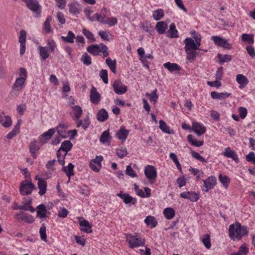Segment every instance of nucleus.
I'll list each match as a JSON object with an SVG mask.
<instances>
[{
    "label": "nucleus",
    "instance_id": "423d86ee",
    "mask_svg": "<svg viewBox=\"0 0 255 255\" xmlns=\"http://www.w3.org/2000/svg\"><path fill=\"white\" fill-rule=\"evenodd\" d=\"M72 146L71 142L69 140L64 141L57 151V157L60 158L63 157L64 159L67 155V152L69 151Z\"/></svg>",
    "mask_w": 255,
    "mask_h": 255
},
{
    "label": "nucleus",
    "instance_id": "4468645a",
    "mask_svg": "<svg viewBox=\"0 0 255 255\" xmlns=\"http://www.w3.org/2000/svg\"><path fill=\"white\" fill-rule=\"evenodd\" d=\"M192 129L198 136L204 134L206 131V128L202 124L197 122H193Z\"/></svg>",
    "mask_w": 255,
    "mask_h": 255
},
{
    "label": "nucleus",
    "instance_id": "a211bd4d",
    "mask_svg": "<svg viewBox=\"0 0 255 255\" xmlns=\"http://www.w3.org/2000/svg\"><path fill=\"white\" fill-rule=\"evenodd\" d=\"M180 196L183 198L188 199L192 202H196L199 198V196L198 194L192 192H182L180 194Z\"/></svg>",
    "mask_w": 255,
    "mask_h": 255
},
{
    "label": "nucleus",
    "instance_id": "20e7f679",
    "mask_svg": "<svg viewBox=\"0 0 255 255\" xmlns=\"http://www.w3.org/2000/svg\"><path fill=\"white\" fill-rule=\"evenodd\" d=\"M126 239L129 244V247L131 249L144 245V239L140 238L137 235L126 234Z\"/></svg>",
    "mask_w": 255,
    "mask_h": 255
},
{
    "label": "nucleus",
    "instance_id": "4d7b16f0",
    "mask_svg": "<svg viewBox=\"0 0 255 255\" xmlns=\"http://www.w3.org/2000/svg\"><path fill=\"white\" fill-rule=\"evenodd\" d=\"M118 22V20L116 17H111L106 19L105 24H108L109 25L112 26L116 25Z\"/></svg>",
    "mask_w": 255,
    "mask_h": 255
},
{
    "label": "nucleus",
    "instance_id": "de8ad7c7",
    "mask_svg": "<svg viewBox=\"0 0 255 255\" xmlns=\"http://www.w3.org/2000/svg\"><path fill=\"white\" fill-rule=\"evenodd\" d=\"M159 128L164 132L170 134L173 131H170L169 127L167 126L166 123L162 120H160L159 122Z\"/></svg>",
    "mask_w": 255,
    "mask_h": 255
},
{
    "label": "nucleus",
    "instance_id": "f8f14e48",
    "mask_svg": "<svg viewBox=\"0 0 255 255\" xmlns=\"http://www.w3.org/2000/svg\"><path fill=\"white\" fill-rule=\"evenodd\" d=\"M206 189L204 190L205 192H208L209 190L213 189L216 184V179L215 177L211 176L205 180H203Z\"/></svg>",
    "mask_w": 255,
    "mask_h": 255
},
{
    "label": "nucleus",
    "instance_id": "f704fd0d",
    "mask_svg": "<svg viewBox=\"0 0 255 255\" xmlns=\"http://www.w3.org/2000/svg\"><path fill=\"white\" fill-rule=\"evenodd\" d=\"M164 67L170 72H173L180 70L179 66L176 63L166 62L163 64Z\"/></svg>",
    "mask_w": 255,
    "mask_h": 255
},
{
    "label": "nucleus",
    "instance_id": "ddd939ff",
    "mask_svg": "<svg viewBox=\"0 0 255 255\" xmlns=\"http://www.w3.org/2000/svg\"><path fill=\"white\" fill-rule=\"evenodd\" d=\"M129 130L126 129L124 126L121 127L120 129L118 130L116 134V137L119 140H122V142L125 141L128 134Z\"/></svg>",
    "mask_w": 255,
    "mask_h": 255
},
{
    "label": "nucleus",
    "instance_id": "5fc2aeb1",
    "mask_svg": "<svg viewBox=\"0 0 255 255\" xmlns=\"http://www.w3.org/2000/svg\"><path fill=\"white\" fill-rule=\"evenodd\" d=\"M81 61L86 65H90L92 63L91 58L86 53L82 56Z\"/></svg>",
    "mask_w": 255,
    "mask_h": 255
},
{
    "label": "nucleus",
    "instance_id": "b1692460",
    "mask_svg": "<svg viewBox=\"0 0 255 255\" xmlns=\"http://www.w3.org/2000/svg\"><path fill=\"white\" fill-rule=\"evenodd\" d=\"M166 36L169 38H177L178 37V31L176 29V26L174 23L170 24L169 29L166 33Z\"/></svg>",
    "mask_w": 255,
    "mask_h": 255
},
{
    "label": "nucleus",
    "instance_id": "cd10ccee",
    "mask_svg": "<svg viewBox=\"0 0 255 255\" xmlns=\"http://www.w3.org/2000/svg\"><path fill=\"white\" fill-rule=\"evenodd\" d=\"M109 115L108 112L105 109H102L97 114V119L101 122H105L108 118Z\"/></svg>",
    "mask_w": 255,
    "mask_h": 255
},
{
    "label": "nucleus",
    "instance_id": "aec40b11",
    "mask_svg": "<svg viewBox=\"0 0 255 255\" xmlns=\"http://www.w3.org/2000/svg\"><path fill=\"white\" fill-rule=\"evenodd\" d=\"M79 225L82 231L88 234L92 232V226L90 224L88 221L84 219L80 222Z\"/></svg>",
    "mask_w": 255,
    "mask_h": 255
},
{
    "label": "nucleus",
    "instance_id": "412c9836",
    "mask_svg": "<svg viewBox=\"0 0 255 255\" xmlns=\"http://www.w3.org/2000/svg\"><path fill=\"white\" fill-rule=\"evenodd\" d=\"M72 113L74 115L73 119L74 121H77L80 119L83 113V110L79 106H75L71 107Z\"/></svg>",
    "mask_w": 255,
    "mask_h": 255
},
{
    "label": "nucleus",
    "instance_id": "72a5a7b5",
    "mask_svg": "<svg viewBox=\"0 0 255 255\" xmlns=\"http://www.w3.org/2000/svg\"><path fill=\"white\" fill-rule=\"evenodd\" d=\"M157 91V90L155 89L151 93H146V96L149 98L150 101L152 102L154 105L156 103L158 99V96L156 93Z\"/></svg>",
    "mask_w": 255,
    "mask_h": 255
},
{
    "label": "nucleus",
    "instance_id": "dca6fc26",
    "mask_svg": "<svg viewBox=\"0 0 255 255\" xmlns=\"http://www.w3.org/2000/svg\"><path fill=\"white\" fill-rule=\"evenodd\" d=\"M117 196L123 200L124 203L126 204L131 203L134 205L135 204L136 200L128 194H125L123 191H121Z\"/></svg>",
    "mask_w": 255,
    "mask_h": 255
},
{
    "label": "nucleus",
    "instance_id": "a18cd8bd",
    "mask_svg": "<svg viewBox=\"0 0 255 255\" xmlns=\"http://www.w3.org/2000/svg\"><path fill=\"white\" fill-rule=\"evenodd\" d=\"M242 40L244 42H246L249 44L254 43V35L252 34H243L242 35Z\"/></svg>",
    "mask_w": 255,
    "mask_h": 255
},
{
    "label": "nucleus",
    "instance_id": "680f3d73",
    "mask_svg": "<svg viewBox=\"0 0 255 255\" xmlns=\"http://www.w3.org/2000/svg\"><path fill=\"white\" fill-rule=\"evenodd\" d=\"M98 34L103 40L109 41V36L111 35L109 32L108 33L107 31H99Z\"/></svg>",
    "mask_w": 255,
    "mask_h": 255
},
{
    "label": "nucleus",
    "instance_id": "79ce46f5",
    "mask_svg": "<svg viewBox=\"0 0 255 255\" xmlns=\"http://www.w3.org/2000/svg\"><path fill=\"white\" fill-rule=\"evenodd\" d=\"M51 21V17L48 16L47 17L43 24V28L45 31L47 33H50L52 31L51 27L50 22Z\"/></svg>",
    "mask_w": 255,
    "mask_h": 255
},
{
    "label": "nucleus",
    "instance_id": "13d9d810",
    "mask_svg": "<svg viewBox=\"0 0 255 255\" xmlns=\"http://www.w3.org/2000/svg\"><path fill=\"white\" fill-rule=\"evenodd\" d=\"M127 150L125 148L117 149L116 154L120 158H123L127 154Z\"/></svg>",
    "mask_w": 255,
    "mask_h": 255
},
{
    "label": "nucleus",
    "instance_id": "58836bf2",
    "mask_svg": "<svg viewBox=\"0 0 255 255\" xmlns=\"http://www.w3.org/2000/svg\"><path fill=\"white\" fill-rule=\"evenodd\" d=\"M101 160H91L90 163V168L94 171L98 172L101 168Z\"/></svg>",
    "mask_w": 255,
    "mask_h": 255
},
{
    "label": "nucleus",
    "instance_id": "5701e85b",
    "mask_svg": "<svg viewBox=\"0 0 255 255\" xmlns=\"http://www.w3.org/2000/svg\"><path fill=\"white\" fill-rule=\"evenodd\" d=\"M40 149L37 145L36 140H33L30 143L29 151L33 158H36V153Z\"/></svg>",
    "mask_w": 255,
    "mask_h": 255
},
{
    "label": "nucleus",
    "instance_id": "3c124183",
    "mask_svg": "<svg viewBox=\"0 0 255 255\" xmlns=\"http://www.w3.org/2000/svg\"><path fill=\"white\" fill-rule=\"evenodd\" d=\"M202 242L207 249H209L211 248L210 236L209 234H205L204 236Z\"/></svg>",
    "mask_w": 255,
    "mask_h": 255
},
{
    "label": "nucleus",
    "instance_id": "9b49d317",
    "mask_svg": "<svg viewBox=\"0 0 255 255\" xmlns=\"http://www.w3.org/2000/svg\"><path fill=\"white\" fill-rule=\"evenodd\" d=\"M90 99L91 103L98 104L101 101V95L97 92L95 87H92L90 94Z\"/></svg>",
    "mask_w": 255,
    "mask_h": 255
},
{
    "label": "nucleus",
    "instance_id": "e2e57ef3",
    "mask_svg": "<svg viewBox=\"0 0 255 255\" xmlns=\"http://www.w3.org/2000/svg\"><path fill=\"white\" fill-rule=\"evenodd\" d=\"M126 173L127 175L132 177H134L136 176V174L135 173V171L133 170V169L130 165H128L127 166Z\"/></svg>",
    "mask_w": 255,
    "mask_h": 255
},
{
    "label": "nucleus",
    "instance_id": "69168bd1",
    "mask_svg": "<svg viewBox=\"0 0 255 255\" xmlns=\"http://www.w3.org/2000/svg\"><path fill=\"white\" fill-rule=\"evenodd\" d=\"M242 255H246L249 252V249L246 245H242L239 248V251Z\"/></svg>",
    "mask_w": 255,
    "mask_h": 255
},
{
    "label": "nucleus",
    "instance_id": "c85d7f7f",
    "mask_svg": "<svg viewBox=\"0 0 255 255\" xmlns=\"http://www.w3.org/2000/svg\"><path fill=\"white\" fill-rule=\"evenodd\" d=\"M38 186L39 189V194L40 195H44L46 191L47 183L43 179H39L38 181Z\"/></svg>",
    "mask_w": 255,
    "mask_h": 255
},
{
    "label": "nucleus",
    "instance_id": "f257e3e1",
    "mask_svg": "<svg viewBox=\"0 0 255 255\" xmlns=\"http://www.w3.org/2000/svg\"><path fill=\"white\" fill-rule=\"evenodd\" d=\"M193 38H187L184 40V49L187 54V59L190 62H193L196 59L198 54L197 50H200L199 47L201 45V37L200 35L193 36Z\"/></svg>",
    "mask_w": 255,
    "mask_h": 255
},
{
    "label": "nucleus",
    "instance_id": "338daca9",
    "mask_svg": "<svg viewBox=\"0 0 255 255\" xmlns=\"http://www.w3.org/2000/svg\"><path fill=\"white\" fill-rule=\"evenodd\" d=\"M177 183L180 188L185 186L186 184V179L184 177H179L176 180Z\"/></svg>",
    "mask_w": 255,
    "mask_h": 255
},
{
    "label": "nucleus",
    "instance_id": "6e6552de",
    "mask_svg": "<svg viewBox=\"0 0 255 255\" xmlns=\"http://www.w3.org/2000/svg\"><path fill=\"white\" fill-rule=\"evenodd\" d=\"M25 82L24 78H18L16 79L11 92L12 96H17L18 95V93L22 89Z\"/></svg>",
    "mask_w": 255,
    "mask_h": 255
},
{
    "label": "nucleus",
    "instance_id": "39448f33",
    "mask_svg": "<svg viewBox=\"0 0 255 255\" xmlns=\"http://www.w3.org/2000/svg\"><path fill=\"white\" fill-rule=\"evenodd\" d=\"M34 187V185L31 182L26 180L21 182L19 192L22 195H29L31 193Z\"/></svg>",
    "mask_w": 255,
    "mask_h": 255
},
{
    "label": "nucleus",
    "instance_id": "8fccbe9b",
    "mask_svg": "<svg viewBox=\"0 0 255 255\" xmlns=\"http://www.w3.org/2000/svg\"><path fill=\"white\" fill-rule=\"evenodd\" d=\"M164 12L162 9H158L153 12L152 17L155 20H160L164 16Z\"/></svg>",
    "mask_w": 255,
    "mask_h": 255
},
{
    "label": "nucleus",
    "instance_id": "bf43d9fd",
    "mask_svg": "<svg viewBox=\"0 0 255 255\" xmlns=\"http://www.w3.org/2000/svg\"><path fill=\"white\" fill-rule=\"evenodd\" d=\"M26 32L24 30H21L20 31V35L18 38V41L20 44H25L26 41Z\"/></svg>",
    "mask_w": 255,
    "mask_h": 255
},
{
    "label": "nucleus",
    "instance_id": "bb28decb",
    "mask_svg": "<svg viewBox=\"0 0 255 255\" xmlns=\"http://www.w3.org/2000/svg\"><path fill=\"white\" fill-rule=\"evenodd\" d=\"M167 27V24L165 21L158 22L155 26L156 31L160 34L164 33Z\"/></svg>",
    "mask_w": 255,
    "mask_h": 255
},
{
    "label": "nucleus",
    "instance_id": "37998d69",
    "mask_svg": "<svg viewBox=\"0 0 255 255\" xmlns=\"http://www.w3.org/2000/svg\"><path fill=\"white\" fill-rule=\"evenodd\" d=\"M187 139L190 143L193 145L199 147L203 144V141L197 140L195 139L192 135L189 134L187 136Z\"/></svg>",
    "mask_w": 255,
    "mask_h": 255
},
{
    "label": "nucleus",
    "instance_id": "c03bdc74",
    "mask_svg": "<svg viewBox=\"0 0 255 255\" xmlns=\"http://www.w3.org/2000/svg\"><path fill=\"white\" fill-rule=\"evenodd\" d=\"M39 54L42 60H45L49 56L48 51L46 47L39 46Z\"/></svg>",
    "mask_w": 255,
    "mask_h": 255
},
{
    "label": "nucleus",
    "instance_id": "4c0bfd02",
    "mask_svg": "<svg viewBox=\"0 0 255 255\" xmlns=\"http://www.w3.org/2000/svg\"><path fill=\"white\" fill-rule=\"evenodd\" d=\"M106 63L108 66L109 68L114 73L116 72V60H112L110 57L108 58L106 60Z\"/></svg>",
    "mask_w": 255,
    "mask_h": 255
},
{
    "label": "nucleus",
    "instance_id": "6e6d98bb",
    "mask_svg": "<svg viewBox=\"0 0 255 255\" xmlns=\"http://www.w3.org/2000/svg\"><path fill=\"white\" fill-rule=\"evenodd\" d=\"M39 233L41 240L44 241H46L47 235L46 233V227L44 225H42V226L40 227L39 230Z\"/></svg>",
    "mask_w": 255,
    "mask_h": 255
},
{
    "label": "nucleus",
    "instance_id": "1a4fd4ad",
    "mask_svg": "<svg viewBox=\"0 0 255 255\" xmlns=\"http://www.w3.org/2000/svg\"><path fill=\"white\" fill-rule=\"evenodd\" d=\"M113 87L114 92L118 95H122L125 93L128 88L124 85L120 80H116L114 81Z\"/></svg>",
    "mask_w": 255,
    "mask_h": 255
},
{
    "label": "nucleus",
    "instance_id": "2eb2a0df",
    "mask_svg": "<svg viewBox=\"0 0 255 255\" xmlns=\"http://www.w3.org/2000/svg\"><path fill=\"white\" fill-rule=\"evenodd\" d=\"M32 200L30 199V200L27 201L25 198H24V201L23 202V205L21 206H18L16 207L15 209L22 210L24 211H29L30 212L33 213L35 211L34 209L31 206Z\"/></svg>",
    "mask_w": 255,
    "mask_h": 255
},
{
    "label": "nucleus",
    "instance_id": "a878e982",
    "mask_svg": "<svg viewBox=\"0 0 255 255\" xmlns=\"http://www.w3.org/2000/svg\"><path fill=\"white\" fill-rule=\"evenodd\" d=\"M236 81L240 84V88L245 87L249 83L247 78L243 74H238L236 76Z\"/></svg>",
    "mask_w": 255,
    "mask_h": 255
},
{
    "label": "nucleus",
    "instance_id": "0eeeda50",
    "mask_svg": "<svg viewBox=\"0 0 255 255\" xmlns=\"http://www.w3.org/2000/svg\"><path fill=\"white\" fill-rule=\"evenodd\" d=\"M144 174L146 178L151 182H153L157 177V171L152 165H147L144 169Z\"/></svg>",
    "mask_w": 255,
    "mask_h": 255
},
{
    "label": "nucleus",
    "instance_id": "4be33fe9",
    "mask_svg": "<svg viewBox=\"0 0 255 255\" xmlns=\"http://www.w3.org/2000/svg\"><path fill=\"white\" fill-rule=\"evenodd\" d=\"M231 95V93H228L227 92L218 93L214 91L211 93V96L213 99L218 100H224L229 97Z\"/></svg>",
    "mask_w": 255,
    "mask_h": 255
},
{
    "label": "nucleus",
    "instance_id": "a19ab883",
    "mask_svg": "<svg viewBox=\"0 0 255 255\" xmlns=\"http://www.w3.org/2000/svg\"><path fill=\"white\" fill-rule=\"evenodd\" d=\"M19 125L20 122L18 121V123L16 126H14L12 130L7 134V138L9 139H11L12 137L15 136L19 131Z\"/></svg>",
    "mask_w": 255,
    "mask_h": 255
},
{
    "label": "nucleus",
    "instance_id": "e433bc0d",
    "mask_svg": "<svg viewBox=\"0 0 255 255\" xmlns=\"http://www.w3.org/2000/svg\"><path fill=\"white\" fill-rule=\"evenodd\" d=\"M163 214L167 219L170 220L175 216V211L171 208H166L163 210Z\"/></svg>",
    "mask_w": 255,
    "mask_h": 255
},
{
    "label": "nucleus",
    "instance_id": "09e8293b",
    "mask_svg": "<svg viewBox=\"0 0 255 255\" xmlns=\"http://www.w3.org/2000/svg\"><path fill=\"white\" fill-rule=\"evenodd\" d=\"M82 33L91 42L95 41L96 40L94 38V34L89 30H87L85 28H83Z\"/></svg>",
    "mask_w": 255,
    "mask_h": 255
},
{
    "label": "nucleus",
    "instance_id": "473e14b6",
    "mask_svg": "<svg viewBox=\"0 0 255 255\" xmlns=\"http://www.w3.org/2000/svg\"><path fill=\"white\" fill-rule=\"evenodd\" d=\"M74 167V165L71 163H69L67 166H64L63 167V171L65 172L66 175L69 177V181L70 179V177L74 175L73 173V169Z\"/></svg>",
    "mask_w": 255,
    "mask_h": 255
},
{
    "label": "nucleus",
    "instance_id": "f03ea898",
    "mask_svg": "<svg viewBox=\"0 0 255 255\" xmlns=\"http://www.w3.org/2000/svg\"><path fill=\"white\" fill-rule=\"evenodd\" d=\"M248 232L246 226H242L241 224L236 222L235 224H231L229 226V236L232 240H240L241 238L247 235Z\"/></svg>",
    "mask_w": 255,
    "mask_h": 255
},
{
    "label": "nucleus",
    "instance_id": "864d4df0",
    "mask_svg": "<svg viewBox=\"0 0 255 255\" xmlns=\"http://www.w3.org/2000/svg\"><path fill=\"white\" fill-rule=\"evenodd\" d=\"M99 76L105 84H107L108 83V71L107 70H101L100 71Z\"/></svg>",
    "mask_w": 255,
    "mask_h": 255
},
{
    "label": "nucleus",
    "instance_id": "393cba45",
    "mask_svg": "<svg viewBox=\"0 0 255 255\" xmlns=\"http://www.w3.org/2000/svg\"><path fill=\"white\" fill-rule=\"evenodd\" d=\"M38 210L37 211V217L40 219L45 218L46 216L47 210L45 206L42 204L39 205L37 207Z\"/></svg>",
    "mask_w": 255,
    "mask_h": 255
},
{
    "label": "nucleus",
    "instance_id": "052dcab7",
    "mask_svg": "<svg viewBox=\"0 0 255 255\" xmlns=\"http://www.w3.org/2000/svg\"><path fill=\"white\" fill-rule=\"evenodd\" d=\"M189 171L196 176L197 179H199L203 174V172L196 168L190 167Z\"/></svg>",
    "mask_w": 255,
    "mask_h": 255
},
{
    "label": "nucleus",
    "instance_id": "774afa93",
    "mask_svg": "<svg viewBox=\"0 0 255 255\" xmlns=\"http://www.w3.org/2000/svg\"><path fill=\"white\" fill-rule=\"evenodd\" d=\"M68 213L69 212L67 209H66L65 208H63L60 211H59L58 214V216L59 217L65 218L67 217Z\"/></svg>",
    "mask_w": 255,
    "mask_h": 255
},
{
    "label": "nucleus",
    "instance_id": "2f4dec72",
    "mask_svg": "<svg viewBox=\"0 0 255 255\" xmlns=\"http://www.w3.org/2000/svg\"><path fill=\"white\" fill-rule=\"evenodd\" d=\"M144 222L147 226H150L151 228L155 227L157 225V222L155 218L151 216L146 217L144 220Z\"/></svg>",
    "mask_w": 255,
    "mask_h": 255
},
{
    "label": "nucleus",
    "instance_id": "49530a36",
    "mask_svg": "<svg viewBox=\"0 0 255 255\" xmlns=\"http://www.w3.org/2000/svg\"><path fill=\"white\" fill-rule=\"evenodd\" d=\"M219 180L225 188H227L230 182V179L227 175H223L220 174L219 176Z\"/></svg>",
    "mask_w": 255,
    "mask_h": 255
},
{
    "label": "nucleus",
    "instance_id": "f3484780",
    "mask_svg": "<svg viewBox=\"0 0 255 255\" xmlns=\"http://www.w3.org/2000/svg\"><path fill=\"white\" fill-rule=\"evenodd\" d=\"M15 217L18 220L24 221L29 224H31L34 221L33 217L31 215H28L27 214L22 212L15 214Z\"/></svg>",
    "mask_w": 255,
    "mask_h": 255
},
{
    "label": "nucleus",
    "instance_id": "9d476101",
    "mask_svg": "<svg viewBox=\"0 0 255 255\" xmlns=\"http://www.w3.org/2000/svg\"><path fill=\"white\" fill-rule=\"evenodd\" d=\"M212 39L214 41L216 45L224 47L226 49H230L231 44L227 42V40L218 36H213Z\"/></svg>",
    "mask_w": 255,
    "mask_h": 255
},
{
    "label": "nucleus",
    "instance_id": "603ef678",
    "mask_svg": "<svg viewBox=\"0 0 255 255\" xmlns=\"http://www.w3.org/2000/svg\"><path fill=\"white\" fill-rule=\"evenodd\" d=\"M218 57L219 59L220 63L228 62L232 60V57L229 55H222L221 54H218Z\"/></svg>",
    "mask_w": 255,
    "mask_h": 255
},
{
    "label": "nucleus",
    "instance_id": "7ed1b4c3",
    "mask_svg": "<svg viewBox=\"0 0 255 255\" xmlns=\"http://www.w3.org/2000/svg\"><path fill=\"white\" fill-rule=\"evenodd\" d=\"M108 49L107 46L103 43L93 44L87 48V51L94 56L99 55L100 52L103 53V57H106L109 55Z\"/></svg>",
    "mask_w": 255,
    "mask_h": 255
},
{
    "label": "nucleus",
    "instance_id": "c9c22d12",
    "mask_svg": "<svg viewBox=\"0 0 255 255\" xmlns=\"http://www.w3.org/2000/svg\"><path fill=\"white\" fill-rule=\"evenodd\" d=\"M111 136L110 135L109 131L108 130L104 131L101 134L100 141L103 143L111 142Z\"/></svg>",
    "mask_w": 255,
    "mask_h": 255
},
{
    "label": "nucleus",
    "instance_id": "ea45409f",
    "mask_svg": "<svg viewBox=\"0 0 255 255\" xmlns=\"http://www.w3.org/2000/svg\"><path fill=\"white\" fill-rule=\"evenodd\" d=\"M75 34L72 31H69L67 36H62L61 39L66 42L73 43L75 39Z\"/></svg>",
    "mask_w": 255,
    "mask_h": 255
},
{
    "label": "nucleus",
    "instance_id": "0e129e2a",
    "mask_svg": "<svg viewBox=\"0 0 255 255\" xmlns=\"http://www.w3.org/2000/svg\"><path fill=\"white\" fill-rule=\"evenodd\" d=\"M96 17L97 21H98L103 24H105V22L106 21V19H105L106 16L105 14H104V15L102 16L101 13H96Z\"/></svg>",
    "mask_w": 255,
    "mask_h": 255
},
{
    "label": "nucleus",
    "instance_id": "6ab92c4d",
    "mask_svg": "<svg viewBox=\"0 0 255 255\" xmlns=\"http://www.w3.org/2000/svg\"><path fill=\"white\" fill-rule=\"evenodd\" d=\"M55 133V130L53 128L49 129L47 131L44 132L39 137V141L42 143L47 142V140L51 138L52 136Z\"/></svg>",
    "mask_w": 255,
    "mask_h": 255
},
{
    "label": "nucleus",
    "instance_id": "7c9ffc66",
    "mask_svg": "<svg viewBox=\"0 0 255 255\" xmlns=\"http://www.w3.org/2000/svg\"><path fill=\"white\" fill-rule=\"evenodd\" d=\"M223 154L227 158H232V159H238V157L235 151L231 149L230 147L226 148Z\"/></svg>",
    "mask_w": 255,
    "mask_h": 255
},
{
    "label": "nucleus",
    "instance_id": "c756f323",
    "mask_svg": "<svg viewBox=\"0 0 255 255\" xmlns=\"http://www.w3.org/2000/svg\"><path fill=\"white\" fill-rule=\"evenodd\" d=\"M69 12L74 15H77L81 11L80 5L77 3H72L69 4Z\"/></svg>",
    "mask_w": 255,
    "mask_h": 255
}]
</instances>
